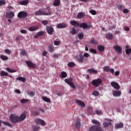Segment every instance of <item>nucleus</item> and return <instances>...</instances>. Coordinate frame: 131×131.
Listing matches in <instances>:
<instances>
[{"instance_id": "obj_2", "label": "nucleus", "mask_w": 131, "mask_h": 131, "mask_svg": "<svg viewBox=\"0 0 131 131\" xmlns=\"http://www.w3.org/2000/svg\"><path fill=\"white\" fill-rule=\"evenodd\" d=\"M48 12H45V11L39 9V10L35 12L36 16H49L52 15V12L48 10Z\"/></svg>"}, {"instance_id": "obj_6", "label": "nucleus", "mask_w": 131, "mask_h": 131, "mask_svg": "<svg viewBox=\"0 0 131 131\" xmlns=\"http://www.w3.org/2000/svg\"><path fill=\"white\" fill-rule=\"evenodd\" d=\"M28 15V14L26 11H20L18 13L17 17L19 19H22L23 18H26Z\"/></svg>"}, {"instance_id": "obj_22", "label": "nucleus", "mask_w": 131, "mask_h": 131, "mask_svg": "<svg viewBox=\"0 0 131 131\" xmlns=\"http://www.w3.org/2000/svg\"><path fill=\"white\" fill-rule=\"evenodd\" d=\"M75 128H77L78 129H79L80 128L81 124H80V121H79V120L77 119L75 121Z\"/></svg>"}, {"instance_id": "obj_58", "label": "nucleus", "mask_w": 131, "mask_h": 131, "mask_svg": "<svg viewBox=\"0 0 131 131\" xmlns=\"http://www.w3.org/2000/svg\"><path fill=\"white\" fill-rule=\"evenodd\" d=\"M20 32H21V33H23L24 34H26V33H27V31H26V30H20Z\"/></svg>"}, {"instance_id": "obj_52", "label": "nucleus", "mask_w": 131, "mask_h": 131, "mask_svg": "<svg viewBox=\"0 0 131 131\" xmlns=\"http://www.w3.org/2000/svg\"><path fill=\"white\" fill-rule=\"evenodd\" d=\"M90 53H93V54H97V50L94 49H91L90 50Z\"/></svg>"}, {"instance_id": "obj_49", "label": "nucleus", "mask_w": 131, "mask_h": 131, "mask_svg": "<svg viewBox=\"0 0 131 131\" xmlns=\"http://www.w3.org/2000/svg\"><path fill=\"white\" fill-rule=\"evenodd\" d=\"M29 100L28 99H22L20 100L21 103H22V104H24L25 103H27V102H29Z\"/></svg>"}, {"instance_id": "obj_45", "label": "nucleus", "mask_w": 131, "mask_h": 131, "mask_svg": "<svg viewBox=\"0 0 131 131\" xmlns=\"http://www.w3.org/2000/svg\"><path fill=\"white\" fill-rule=\"evenodd\" d=\"M116 127H117V128H121V127H123V123H120L117 124Z\"/></svg>"}, {"instance_id": "obj_27", "label": "nucleus", "mask_w": 131, "mask_h": 131, "mask_svg": "<svg viewBox=\"0 0 131 131\" xmlns=\"http://www.w3.org/2000/svg\"><path fill=\"white\" fill-rule=\"evenodd\" d=\"M90 43H91V45H94V46H97L99 45V42L95 40L94 38H93L92 39L90 40Z\"/></svg>"}, {"instance_id": "obj_31", "label": "nucleus", "mask_w": 131, "mask_h": 131, "mask_svg": "<svg viewBox=\"0 0 131 131\" xmlns=\"http://www.w3.org/2000/svg\"><path fill=\"white\" fill-rule=\"evenodd\" d=\"M29 3V1L28 0L23 1L19 3V5H21V6H26Z\"/></svg>"}, {"instance_id": "obj_47", "label": "nucleus", "mask_w": 131, "mask_h": 131, "mask_svg": "<svg viewBox=\"0 0 131 131\" xmlns=\"http://www.w3.org/2000/svg\"><path fill=\"white\" fill-rule=\"evenodd\" d=\"M100 94V93L97 91H94L93 93H92V95L93 96H95L96 97L99 96V95Z\"/></svg>"}, {"instance_id": "obj_42", "label": "nucleus", "mask_w": 131, "mask_h": 131, "mask_svg": "<svg viewBox=\"0 0 131 131\" xmlns=\"http://www.w3.org/2000/svg\"><path fill=\"white\" fill-rule=\"evenodd\" d=\"M31 114H32V115H33L34 116H37L39 115V113L38 112H37V111H32L31 112Z\"/></svg>"}, {"instance_id": "obj_37", "label": "nucleus", "mask_w": 131, "mask_h": 131, "mask_svg": "<svg viewBox=\"0 0 131 131\" xmlns=\"http://www.w3.org/2000/svg\"><path fill=\"white\" fill-rule=\"evenodd\" d=\"M92 123H93V124H96L97 125H98V126L101 125V123L97 121V120L93 119L92 120Z\"/></svg>"}, {"instance_id": "obj_59", "label": "nucleus", "mask_w": 131, "mask_h": 131, "mask_svg": "<svg viewBox=\"0 0 131 131\" xmlns=\"http://www.w3.org/2000/svg\"><path fill=\"white\" fill-rule=\"evenodd\" d=\"M29 96H30V97H33L35 95V94L33 92H29Z\"/></svg>"}, {"instance_id": "obj_35", "label": "nucleus", "mask_w": 131, "mask_h": 131, "mask_svg": "<svg viewBox=\"0 0 131 131\" xmlns=\"http://www.w3.org/2000/svg\"><path fill=\"white\" fill-rule=\"evenodd\" d=\"M128 48H129V46H126V49L125 50V52L126 55H129L131 53V48L128 49Z\"/></svg>"}, {"instance_id": "obj_40", "label": "nucleus", "mask_w": 131, "mask_h": 131, "mask_svg": "<svg viewBox=\"0 0 131 131\" xmlns=\"http://www.w3.org/2000/svg\"><path fill=\"white\" fill-rule=\"evenodd\" d=\"M16 40H23L24 37L22 35H18L15 38Z\"/></svg>"}, {"instance_id": "obj_64", "label": "nucleus", "mask_w": 131, "mask_h": 131, "mask_svg": "<svg viewBox=\"0 0 131 131\" xmlns=\"http://www.w3.org/2000/svg\"><path fill=\"white\" fill-rule=\"evenodd\" d=\"M21 54L23 55V56H26V51H25V50H23L21 52Z\"/></svg>"}, {"instance_id": "obj_5", "label": "nucleus", "mask_w": 131, "mask_h": 131, "mask_svg": "<svg viewBox=\"0 0 131 131\" xmlns=\"http://www.w3.org/2000/svg\"><path fill=\"white\" fill-rule=\"evenodd\" d=\"M91 83L92 85H94L96 88H98L100 84H102V80L100 78L94 79L92 80Z\"/></svg>"}, {"instance_id": "obj_24", "label": "nucleus", "mask_w": 131, "mask_h": 131, "mask_svg": "<svg viewBox=\"0 0 131 131\" xmlns=\"http://www.w3.org/2000/svg\"><path fill=\"white\" fill-rule=\"evenodd\" d=\"M60 78H66L67 77V73L66 72L62 71L59 75Z\"/></svg>"}, {"instance_id": "obj_23", "label": "nucleus", "mask_w": 131, "mask_h": 131, "mask_svg": "<svg viewBox=\"0 0 131 131\" xmlns=\"http://www.w3.org/2000/svg\"><path fill=\"white\" fill-rule=\"evenodd\" d=\"M97 49L100 53H102L105 51V47L103 45H98L97 46Z\"/></svg>"}, {"instance_id": "obj_29", "label": "nucleus", "mask_w": 131, "mask_h": 131, "mask_svg": "<svg viewBox=\"0 0 131 131\" xmlns=\"http://www.w3.org/2000/svg\"><path fill=\"white\" fill-rule=\"evenodd\" d=\"M38 29V27L37 26H32L29 28V30L30 31H35Z\"/></svg>"}, {"instance_id": "obj_1", "label": "nucleus", "mask_w": 131, "mask_h": 131, "mask_svg": "<svg viewBox=\"0 0 131 131\" xmlns=\"http://www.w3.org/2000/svg\"><path fill=\"white\" fill-rule=\"evenodd\" d=\"M89 57H90V54L88 53H84L83 55L80 53L79 54L78 57L76 58V60L79 63H83V61L86 60L85 58H89Z\"/></svg>"}, {"instance_id": "obj_7", "label": "nucleus", "mask_w": 131, "mask_h": 131, "mask_svg": "<svg viewBox=\"0 0 131 131\" xmlns=\"http://www.w3.org/2000/svg\"><path fill=\"white\" fill-rule=\"evenodd\" d=\"M79 27L82 28V29H90L92 26L91 25H88L86 23H82L80 24Z\"/></svg>"}, {"instance_id": "obj_39", "label": "nucleus", "mask_w": 131, "mask_h": 131, "mask_svg": "<svg viewBox=\"0 0 131 131\" xmlns=\"http://www.w3.org/2000/svg\"><path fill=\"white\" fill-rule=\"evenodd\" d=\"M87 112L89 114H92L93 113V107L89 106L87 108Z\"/></svg>"}, {"instance_id": "obj_56", "label": "nucleus", "mask_w": 131, "mask_h": 131, "mask_svg": "<svg viewBox=\"0 0 131 131\" xmlns=\"http://www.w3.org/2000/svg\"><path fill=\"white\" fill-rule=\"evenodd\" d=\"M4 123L5 125H8V126H10V127H12V125L10 123L8 122H4Z\"/></svg>"}, {"instance_id": "obj_4", "label": "nucleus", "mask_w": 131, "mask_h": 131, "mask_svg": "<svg viewBox=\"0 0 131 131\" xmlns=\"http://www.w3.org/2000/svg\"><path fill=\"white\" fill-rule=\"evenodd\" d=\"M10 121L13 123H16V122H19V116H17L15 114H11L10 116Z\"/></svg>"}, {"instance_id": "obj_25", "label": "nucleus", "mask_w": 131, "mask_h": 131, "mask_svg": "<svg viewBox=\"0 0 131 131\" xmlns=\"http://www.w3.org/2000/svg\"><path fill=\"white\" fill-rule=\"evenodd\" d=\"M61 4V1L60 0H54L53 1V6L54 7H59Z\"/></svg>"}, {"instance_id": "obj_34", "label": "nucleus", "mask_w": 131, "mask_h": 131, "mask_svg": "<svg viewBox=\"0 0 131 131\" xmlns=\"http://www.w3.org/2000/svg\"><path fill=\"white\" fill-rule=\"evenodd\" d=\"M0 58L1 60H3V61H7V60L9 59V57L6 55H1L0 56Z\"/></svg>"}, {"instance_id": "obj_61", "label": "nucleus", "mask_w": 131, "mask_h": 131, "mask_svg": "<svg viewBox=\"0 0 131 131\" xmlns=\"http://www.w3.org/2000/svg\"><path fill=\"white\" fill-rule=\"evenodd\" d=\"M123 13H124V14H127V13H128V9H123Z\"/></svg>"}, {"instance_id": "obj_13", "label": "nucleus", "mask_w": 131, "mask_h": 131, "mask_svg": "<svg viewBox=\"0 0 131 131\" xmlns=\"http://www.w3.org/2000/svg\"><path fill=\"white\" fill-rule=\"evenodd\" d=\"M6 18L8 19H12L14 18V16H15V14L13 11H11L10 12H6Z\"/></svg>"}, {"instance_id": "obj_21", "label": "nucleus", "mask_w": 131, "mask_h": 131, "mask_svg": "<svg viewBox=\"0 0 131 131\" xmlns=\"http://www.w3.org/2000/svg\"><path fill=\"white\" fill-rule=\"evenodd\" d=\"M26 63L29 67H31L32 68H35L36 67V65L30 61H27Z\"/></svg>"}, {"instance_id": "obj_20", "label": "nucleus", "mask_w": 131, "mask_h": 131, "mask_svg": "<svg viewBox=\"0 0 131 131\" xmlns=\"http://www.w3.org/2000/svg\"><path fill=\"white\" fill-rule=\"evenodd\" d=\"M76 103L79 106H80L81 107H85V103L83 102V101L80 100H76Z\"/></svg>"}, {"instance_id": "obj_50", "label": "nucleus", "mask_w": 131, "mask_h": 131, "mask_svg": "<svg viewBox=\"0 0 131 131\" xmlns=\"http://www.w3.org/2000/svg\"><path fill=\"white\" fill-rule=\"evenodd\" d=\"M117 8L119 10H122V9H124L125 7L123 5H117Z\"/></svg>"}, {"instance_id": "obj_54", "label": "nucleus", "mask_w": 131, "mask_h": 131, "mask_svg": "<svg viewBox=\"0 0 131 131\" xmlns=\"http://www.w3.org/2000/svg\"><path fill=\"white\" fill-rule=\"evenodd\" d=\"M5 53L6 54H8V55H10L11 54V51H10L9 49H6L5 50Z\"/></svg>"}, {"instance_id": "obj_36", "label": "nucleus", "mask_w": 131, "mask_h": 131, "mask_svg": "<svg viewBox=\"0 0 131 131\" xmlns=\"http://www.w3.org/2000/svg\"><path fill=\"white\" fill-rule=\"evenodd\" d=\"M42 99L43 101H45V102H47V103H51V99L47 97L43 96L42 97Z\"/></svg>"}, {"instance_id": "obj_14", "label": "nucleus", "mask_w": 131, "mask_h": 131, "mask_svg": "<svg viewBox=\"0 0 131 131\" xmlns=\"http://www.w3.org/2000/svg\"><path fill=\"white\" fill-rule=\"evenodd\" d=\"M57 28H58V29H61L62 28H66L67 27H68V24H59L58 25H57L56 26Z\"/></svg>"}, {"instance_id": "obj_3", "label": "nucleus", "mask_w": 131, "mask_h": 131, "mask_svg": "<svg viewBox=\"0 0 131 131\" xmlns=\"http://www.w3.org/2000/svg\"><path fill=\"white\" fill-rule=\"evenodd\" d=\"M73 81V79L72 78H70L69 79H65L64 82L69 84V86H71L72 89H76V87L75 86V85H74V83L72 82Z\"/></svg>"}, {"instance_id": "obj_9", "label": "nucleus", "mask_w": 131, "mask_h": 131, "mask_svg": "<svg viewBox=\"0 0 131 131\" xmlns=\"http://www.w3.org/2000/svg\"><path fill=\"white\" fill-rule=\"evenodd\" d=\"M90 131H103V129L101 127L97 125L92 126L90 129Z\"/></svg>"}, {"instance_id": "obj_57", "label": "nucleus", "mask_w": 131, "mask_h": 131, "mask_svg": "<svg viewBox=\"0 0 131 131\" xmlns=\"http://www.w3.org/2000/svg\"><path fill=\"white\" fill-rule=\"evenodd\" d=\"M61 43V41H54L55 46H59Z\"/></svg>"}, {"instance_id": "obj_38", "label": "nucleus", "mask_w": 131, "mask_h": 131, "mask_svg": "<svg viewBox=\"0 0 131 131\" xmlns=\"http://www.w3.org/2000/svg\"><path fill=\"white\" fill-rule=\"evenodd\" d=\"M103 71H104L105 72H109V71H110V67L104 66L103 67Z\"/></svg>"}, {"instance_id": "obj_32", "label": "nucleus", "mask_w": 131, "mask_h": 131, "mask_svg": "<svg viewBox=\"0 0 131 131\" xmlns=\"http://www.w3.org/2000/svg\"><path fill=\"white\" fill-rule=\"evenodd\" d=\"M68 66L70 68H73V67H75V66H76V64L73 62H69L68 63Z\"/></svg>"}, {"instance_id": "obj_55", "label": "nucleus", "mask_w": 131, "mask_h": 131, "mask_svg": "<svg viewBox=\"0 0 131 131\" xmlns=\"http://www.w3.org/2000/svg\"><path fill=\"white\" fill-rule=\"evenodd\" d=\"M95 113L97 115H101V114H102V112L101 111L96 110V111L95 112Z\"/></svg>"}, {"instance_id": "obj_17", "label": "nucleus", "mask_w": 131, "mask_h": 131, "mask_svg": "<svg viewBox=\"0 0 131 131\" xmlns=\"http://www.w3.org/2000/svg\"><path fill=\"white\" fill-rule=\"evenodd\" d=\"M85 17V13L83 12H79L77 15V19H82Z\"/></svg>"}, {"instance_id": "obj_41", "label": "nucleus", "mask_w": 131, "mask_h": 131, "mask_svg": "<svg viewBox=\"0 0 131 131\" xmlns=\"http://www.w3.org/2000/svg\"><path fill=\"white\" fill-rule=\"evenodd\" d=\"M49 52H50V53H52V52H54V51H55V48H54V46L53 45H50L49 46Z\"/></svg>"}, {"instance_id": "obj_46", "label": "nucleus", "mask_w": 131, "mask_h": 131, "mask_svg": "<svg viewBox=\"0 0 131 131\" xmlns=\"http://www.w3.org/2000/svg\"><path fill=\"white\" fill-rule=\"evenodd\" d=\"M33 131H38L39 130V128H40V127H39L38 126H33Z\"/></svg>"}, {"instance_id": "obj_33", "label": "nucleus", "mask_w": 131, "mask_h": 131, "mask_svg": "<svg viewBox=\"0 0 131 131\" xmlns=\"http://www.w3.org/2000/svg\"><path fill=\"white\" fill-rule=\"evenodd\" d=\"M16 80H19V81L25 82L26 81V78H24L23 77H18L16 78Z\"/></svg>"}, {"instance_id": "obj_48", "label": "nucleus", "mask_w": 131, "mask_h": 131, "mask_svg": "<svg viewBox=\"0 0 131 131\" xmlns=\"http://www.w3.org/2000/svg\"><path fill=\"white\" fill-rule=\"evenodd\" d=\"M78 37L79 39H80V40L83 39V34L82 33L78 34Z\"/></svg>"}, {"instance_id": "obj_53", "label": "nucleus", "mask_w": 131, "mask_h": 131, "mask_svg": "<svg viewBox=\"0 0 131 131\" xmlns=\"http://www.w3.org/2000/svg\"><path fill=\"white\" fill-rule=\"evenodd\" d=\"M41 23L43 25H48V23H49V21H48L47 20H42L41 21Z\"/></svg>"}, {"instance_id": "obj_18", "label": "nucleus", "mask_w": 131, "mask_h": 131, "mask_svg": "<svg viewBox=\"0 0 131 131\" xmlns=\"http://www.w3.org/2000/svg\"><path fill=\"white\" fill-rule=\"evenodd\" d=\"M70 24L72 26H74V27H79L80 24L78 23L76 20H71L70 22Z\"/></svg>"}, {"instance_id": "obj_11", "label": "nucleus", "mask_w": 131, "mask_h": 131, "mask_svg": "<svg viewBox=\"0 0 131 131\" xmlns=\"http://www.w3.org/2000/svg\"><path fill=\"white\" fill-rule=\"evenodd\" d=\"M35 122L37 123V124H41L43 126H45L46 125V122L43 121V120H41L40 119L37 118L35 119Z\"/></svg>"}, {"instance_id": "obj_28", "label": "nucleus", "mask_w": 131, "mask_h": 131, "mask_svg": "<svg viewBox=\"0 0 131 131\" xmlns=\"http://www.w3.org/2000/svg\"><path fill=\"white\" fill-rule=\"evenodd\" d=\"M106 38L110 39V40L113 39V35L112 33H107L105 35Z\"/></svg>"}, {"instance_id": "obj_63", "label": "nucleus", "mask_w": 131, "mask_h": 131, "mask_svg": "<svg viewBox=\"0 0 131 131\" xmlns=\"http://www.w3.org/2000/svg\"><path fill=\"white\" fill-rule=\"evenodd\" d=\"M53 58H54L55 59H57V58H59V55L57 54H53Z\"/></svg>"}, {"instance_id": "obj_19", "label": "nucleus", "mask_w": 131, "mask_h": 131, "mask_svg": "<svg viewBox=\"0 0 131 131\" xmlns=\"http://www.w3.org/2000/svg\"><path fill=\"white\" fill-rule=\"evenodd\" d=\"M113 96H114V97H120V96H121V91L115 90L113 91Z\"/></svg>"}, {"instance_id": "obj_30", "label": "nucleus", "mask_w": 131, "mask_h": 131, "mask_svg": "<svg viewBox=\"0 0 131 131\" xmlns=\"http://www.w3.org/2000/svg\"><path fill=\"white\" fill-rule=\"evenodd\" d=\"M1 76H9V73L5 71H1L0 72Z\"/></svg>"}, {"instance_id": "obj_12", "label": "nucleus", "mask_w": 131, "mask_h": 131, "mask_svg": "<svg viewBox=\"0 0 131 131\" xmlns=\"http://www.w3.org/2000/svg\"><path fill=\"white\" fill-rule=\"evenodd\" d=\"M26 118V111H25L24 113L21 114V115L18 117V121H22L24 120Z\"/></svg>"}, {"instance_id": "obj_10", "label": "nucleus", "mask_w": 131, "mask_h": 131, "mask_svg": "<svg viewBox=\"0 0 131 131\" xmlns=\"http://www.w3.org/2000/svg\"><path fill=\"white\" fill-rule=\"evenodd\" d=\"M111 86L114 88L115 90H117V91H118L119 89H120V85H119V84L118 83L115 82V81H112L111 83Z\"/></svg>"}, {"instance_id": "obj_26", "label": "nucleus", "mask_w": 131, "mask_h": 131, "mask_svg": "<svg viewBox=\"0 0 131 131\" xmlns=\"http://www.w3.org/2000/svg\"><path fill=\"white\" fill-rule=\"evenodd\" d=\"M88 72H89L90 74H93V73L97 74V73H98V71L93 69H89L88 70Z\"/></svg>"}, {"instance_id": "obj_8", "label": "nucleus", "mask_w": 131, "mask_h": 131, "mask_svg": "<svg viewBox=\"0 0 131 131\" xmlns=\"http://www.w3.org/2000/svg\"><path fill=\"white\" fill-rule=\"evenodd\" d=\"M46 29L48 34L50 35H53V33H54L55 30H54V28H53L52 26H47L46 27Z\"/></svg>"}, {"instance_id": "obj_15", "label": "nucleus", "mask_w": 131, "mask_h": 131, "mask_svg": "<svg viewBox=\"0 0 131 131\" xmlns=\"http://www.w3.org/2000/svg\"><path fill=\"white\" fill-rule=\"evenodd\" d=\"M105 120L106 121H108V123H107V122H104L103 123L104 127H108V125H112V123H111L112 120H111V119H106Z\"/></svg>"}, {"instance_id": "obj_44", "label": "nucleus", "mask_w": 131, "mask_h": 131, "mask_svg": "<svg viewBox=\"0 0 131 131\" xmlns=\"http://www.w3.org/2000/svg\"><path fill=\"white\" fill-rule=\"evenodd\" d=\"M6 70L7 71H8V72H10V73H14V72H16V71L15 70H13V69H11L9 68H6Z\"/></svg>"}, {"instance_id": "obj_51", "label": "nucleus", "mask_w": 131, "mask_h": 131, "mask_svg": "<svg viewBox=\"0 0 131 131\" xmlns=\"http://www.w3.org/2000/svg\"><path fill=\"white\" fill-rule=\"evenodd\" d=\"M90 13H91L92 15H97V11H96L95 10H91L90 11Z\"/></svg>"}, {"instance_id": "obj_60", "label": "nucleus", "mask_w": 131, "mask_h": 131, "mask_svg": "<svg viewBox=\"0 0 131 131\" xmlns=\"http://www.w3.org/2000/svg\"><path fill=\"white\" fill-rule=\"evenodd\" d=\"M6 4L5 1H0V6H3Z\"/></svg>"}, {"instance_id": "obj_16", "label": "nucleus", "mask_w": 131, "mask_h": 131, "mask_svg": "<svg viewBox=\"0 0 131 131\" xmlns=\"http://www.w3.org/2000/svg\"><path fill=\"white\" fill-rule=\"evenodd\" d=\"M113 48L116 51V52H117L118 54H121V53H122V49H121V48L119 47L118 45H116L114 46Z\"/></svg>"}, {"instance_id": "obj_62", "label": "nucleus", "mask_w": 131, "mask_h": 131, "mask_svg": "<svg viewBox=\"0 0 131 131\" xmlns=\"http://www.w3.org/2000/svg\"><path fill=\"white\" fill-rule=\"evenodd\" d=\"M45 33L44 32L42 31H40L38 33V34L39 35V36H41V35H43V34Z\"/></svg>"}, {"instance_id": "obj_43", "label": "nucleus", "mask_w": 131, "mask_h": 131, "mask_svg": "<svg viewBox=\"0 0 131 131\" xmlns=\"http://www.w3.org/2000/svg\"><path fill=\"white\" fill-rule=\"evenodd\" d=\"M70 33L72 34L73 35H75V34H76V30L75 29V28H73L70 31Z\"/></svg>"}]
</instances>
